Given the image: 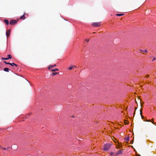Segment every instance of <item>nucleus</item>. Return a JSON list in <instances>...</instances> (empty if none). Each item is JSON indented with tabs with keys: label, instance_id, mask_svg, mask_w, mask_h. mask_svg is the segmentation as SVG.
I'll return each instance as SVG.
<instances>
[{
	"label": "nucleus",
	"instance_id": "obj_10",
	"mask_svg": "<svg viewBox=\"0 0 156 156\" xmlns=\"http://www.w3.org/2000/svg\"><path fill=\"white\" fill-rule=\"evenodd\" d=\"M4 71L6 72H9V69L7 68H5L4 69Z\"/></svg>",
	"mask_w": 156,
	"mask_h": 156
},
{
	"label": "nucleus",
	"instance_id": "obj_26",
	"mask_svg": "<svg viewBox=\"0 0 156 156\" xmlns=\"http://www.w3.org/2000/svg\"><path fill=\"white\" fill-rule=\"evenodd\" d=\"M133 143V141L132 140L131 141L130 144H132Z\"/></svg>",
	"mask_w": 156,
	"mask_h": 156
},
{
	"label": "nucleus",
	"instance_id": "obj_22",
	"mask_svg": "<svg viewBox=\"0 0 156 156\" xmlns=\"http://www.w3.org/2000/svg\"><path fill=\"white\" fill-rule=\"evenodd\" d=\"M146 122H151V121L150 120H147L146 121Z\"/></svg>",
	"mask_w": 156,
	"mask_h": 156
},
{
	"label": "nucleus",
	"instance_id": "obj_4",
	"mask_svg": "<svg viewBox=\"0 0 156 156\" xmlns=\"http://www.w3.org/2000/svg\"><path fill=\"white\" fill-rule=\"evenodd\" d=\"M10 30H9L8 31H7L6 33V34L7 37L9 36L10 35Z\"/></svg>",
	"mask_w": 156,
	"mask_h": 156
},
{
	"label": "nucleus",
	"instance_id": "obj_30",
	"mask_svg": "<svg viewBox=\"0 0 156 156\" xmlns=\"http://www.w3.org/2000/svg\"><path fill=\"white\" fill-rule=\"evenodd\" d=\"M139 156H140V155H139Z\"/></svg>",
	"mask_w": 156,
	"mask_h": 156
},
{
	"label": "nucleus",
	"instance_id": "obj_23",
	"mask_svg": "<svg viewBox=\"0 0 156 156\" xmlns=\"http://www.w3.org/2000/svg\"><path fill=\"white\" fill-rule=\"evenodd\" d=\"M156 59V58H153V59L152 60V61H154V60H155V59Z\"/></svg>",
	"mask_w": 156,
	"mask_h": 156
},
{
	"label": "nucleus",
	"instance_id": "obj_14",
	"mask_svg": "<svg viewBox=\"0 0 156 156\" xmlns=\"http://www.w3.org/2000/svg\"><path fill=\"white\" fill-rule=\"evenodd\" d=\"M51 71H53V72H55V71L58 70V69H56V68L55 69H51Z\"/></svg>",
	"mask_w": 156,
	"mask_h": 156
},
{
	"label": "nucleus",
	"instance_id": "obj_1",
	"mask_svg": "<svg viewBox=\"0 0 156 156\" xmlns=\"http://www.w3.org/2000/svg\"><path fill=\"white\" fill-rule=\"evenodd\" d=\"M111 146V144H105L104 146V151H108Z\"/></svg>",
	"mask_w": 156,
	"mask_h": 156
},
{
	"label": "nucleus",
	"instance_id": "obj_16",
	"mask_svg": "<svg viewBox=\"0 0 156 156\" xmlns=\"http://www.w3.org/2000/svg\"><path fill=\"white\" fill-rule=\"evenodd\" d=\"M129 137H127L125 138V140L126 141H129Z\"/></svg>",
	"mask_w": 156,
	"mask_h": 156
},
{
	"label": "nucleus",
	"instance_id": "obj_5",
	"mask_svg": "<svg viewBox=\"0 0 156 156\" xmlns=\"http://www.w3.org/2000/svg\"><path fill=\"white\" fill-rule=\"evenodd\" d=\"M122 151L121 150H119L117 152V153H116V156L119 155L120 154H121L122 153Z\"/></svg>",
	"mask_w": 156,
	"mask_h": 156
},
{
	"label": "nucleus",
	"instance_id": "obj_12",
	"mask_svg": "<svg viewBox=\"0 0 156 156\" xmlns=\"http://www.w3.org/2000/svg\"><path fill=\"white\" fill-rule=\"evenodd\" d=\"M58 73H57V72L52 73L51 74V75L52 76H55V75H56Z\"/></svg>",
	"mask_w": 156,
	"mask_h": 156
},
{
	"label": "nucleus",
	"instance_id": "obj_20",
	"mask_svg": "<svg viewBox=\"0 0 156 156\" xmlns=\"http://www.w3.org/2000/svg\"><path fill=\"white\" fill-rule=\"evenodd\" d=\"M140 51H141L142 52H147V51L146 50H145L144 51H143V50H140Z\"/></svg>",
	"mask_w": 156,
	"mask_h": 156
},
{
	"label": "nucleus",
	"instance_id": "obj_3",
	"mask_svg": "<svg viewBox=\"0 0 156 156\" xmlns=\"http://www.w3.org/2000/svg\"><path fill=\"white\" fill-rule=\"evenodd\" d=\"M17 21L15 20H12L9 22V24L10 25H14L17 23Z\"/></svg>",
	"mask_w": 156,
	"mask_h": 156
},
{
	"label": "nucleus",
	"instance_id": "obj_8",
	"mask_svg": "<svg viewBox=\"0 0 156 156\" xmlns=\"http://www.w3.org/2000/svg\"><path fill=\"white\" fill-rule=\"evenodd\" d=\"M9 65H11V66H15L17 67L18 66V65L17 64L14 63H10Z\"/></svg>",
	"mask_w": 156,
	"mask_h": 156
},
{
	"label": "nucleus",
	"instance_id": "obj_27",
	"mask_svg": "<svg viewBox=\"0 0 156 156\" xmlns=\"http://www.w3.org/2000/svg\"><path fill=\"white\" fill-rule=\"evenodd\" d=\"M146 77H149V75H146Z\"/></svg>",
	"mask_w": 156,
	"mask_h": 156
},
{
	"label": "nucleus",
	"instance_id": "obj_21",
	"mask_svg": "<svg viewBox=\"0 0 156 156\" xmlns=\"http://www.w3.org/2000/svg\"><path fill=\"white\" fill-rule=\"evenodd\" d=\"M85 41L87 42H88L89 41V39H85Z\"/></svg>",
	"mask_w": 156,
	"mask_h": 156
},
{
	"label": "nucleus",
	"instance_id": "obj_9",
	"mask_svg": "<svg viewBox=\"0 0 156 156\" xmlns=\"http://www.w3.org/2000/svg\"><path fill=\"white\" fill-rule=\"evenodd\" d=\"M110 154L112 156H116V153H114L112 152H110Z\"/></svg>",
	"mask_w": 156,
	"mask_h": 156
},
{
	"label": "nucleus",
	"instance_id": "obj_13",
	"mask_svg": "<svg viewBox=\"0 0 156 156\" xmlns=\"http://www.w3.org/2000/svg\"><path fill=\"white\" fill-rule=\"evenodd\" d=\"M8 58H8V59H11L12 58V56L11 55H7Z\"/></svg>",
	"mask_w": 156,
	"mask_h": 156
},
{
	"label": "nucleus",
	"instance_id": "obj_11",
	"mask_svg": "<svg viewBox=\"0 0 156 156\" xmlns=\"http://www.w3.org/2000/svg\"><path fill=\"white\" fill-rule=\"evenodd\" d=\"M20 19L21 20H24L25 19V16H24V14H23L22 16H21L20 18Z\"/></svg>",
	"mask_w": 156,
	"mask_h": 156
},
{
	"label": "nucleus",
	"instance_id": "obj_6",
	"mask_svg": "<svg viewBox=\"0 0 156 156\" xmlns=\"http://www.w3.org/2000/svg\"><path fill=\"white\" fill-rule=\"evenodd\" d=\"M56 66V65L55 64L53 65H50L49 66V67H48V69L50 70L51 69V68H52L55 67Z\"/></svg>",
	"mask_w": 156,
	"mask_h": 156
},
{
	"label": "nucleus",
	"instance_id": "obj_2",
	"mask_svg": "<svg viewBox=\"0 0 156 156\" xmlns=\"http://www.w3.org/2000/svg\"><path fill=\"white\" fill-rule=\"evenodd\" d=\"M92 25L95 27H98L100 26V23H93L92 24Z\"/></svg>",
	"mask_w": 156,
	"mask_h": 156
},
{
	"label": "nucleus",
	"instance_id": "obj_28",
	"mask_svg": "<svg viewBox=\"0 0 156 156\" xmlns=\"http://www.w3.org/2000/svg\"><path fill=\"white\" fill-rule=\"evenodd\" d=\"M7 149L5 148H4L3 149V150H6Z\"/></svg>",
	"mask_w": 156,
	"mask_h": 156
},
{
	"label": "nucleus",
	"instance_id": "obj_19",
	"mask_svg": "<svg viewBox=\"0 0 156 156\" xmlns=\"http://www.w3.org/2000/svg\"><path fill=\"white\" fill-rule=\"evenodd\" d=\"M4 62V63H5V64H7V65H10V63L9 62H6V61H4L3 62Z\"/></svg>",
	"mask_w": 156,
	"mask_h": 156
},
{
	"label": "nucleus",
	"instance_id": "obj_25",
	"mask_svg": "<svg viewBox=\"0 0 156 156\" xmlns=\"http://www.w3.org/2000/svg\"><path fill=\"white\" fill-rule=\"evenodd\" d=\"M152 123L154 125H156L155 124V123L154 122H152Z\"/></svg>",
	"mask_w": 156,
	"mask_h": 156
},
{
	"label": "nucleus",
	"instance_id": "obj_18",
	"mask_svg": "<svg viewBox=\"0 0 156 156\" xmlns=\"http://www.w3.org/2000/svg\"><path fill=\"white\" fill-rule=\"evenodd\" d=\"M2 60H8V58H3V57H2Z\"/></svg>",
	"mask_w": 156,
	"mask_h": 156
},
{
	"label": "nucleus",
	"instance_id": "obj_29",
	"mask_svg": "<svg viewBox=\"0 0 156 156\" xmlns=\"http://www.w3.org/2000/svg\"><path fill=\"white\" fill-rule=\"evenodd\" d=\"M72 117H74V116L73 115H72Z\"/></svg>",
	"mask_w": 156,
	"mask_h": 156
},
{
	"label": "nucleus",
	"instance_id": "obj_7",
	"mask_svg": "<svg viewBox=\"0 0 156 156\" xmlns=\"http://www.w3.org/2000/svg\"><path fill=\"white\" fill-rule=\"evenodd\" d=\"M4 22L5 23V24L7 25H8L9 24V20H4Z\"/></svg>",
	"mask_w": 156,
	"mask_h": 156
},
{
	"label": "nucleus",
	"instance_id": "obj_17",
	"mask_svg": "<svg viewBox=\"0 0 156 156\" xmlns=\"http://www.w3.org/2000/svg\"><path fill=\"white\" fill-rule=\"evenodd\" d=\"M123 14H117L116 15L118 16H121L123 15Z\"/></svg>",
	"mask_w": 156,
	"mask_h": 156
},
{
	"label": "nucleus",
	"instance_id": "obj_15",
	"mask_svg": "<svg viewBox=\"0 0 156 156\" xmlns=\"http://www.w3.org/2000/svg\"><path fill=\"white\" fill-rule=\"evenodd\" d=\"M73 67L76 68V67L75 66H71V67H69L68 68V69L69 70H72L73 69Z\"/></svg>",
	"mask_w": 156,
	"mask_h": 156
},
{
	"label": "nucleus",
	"instance_id": "obj_24",
	"mask_svg": "<svg viewBox=\"0 0 156 156\" xmlns=\"http://www.w3.org/2000/svg\"><path fill=\"white\" fill-rule=\"evenodd\" d=\"M10 149V147H8L7 148V150H8V151H9V150Z\"/></svg>",
	"mask_w": 156,
	"mask_h": 156
}]
</instances>
